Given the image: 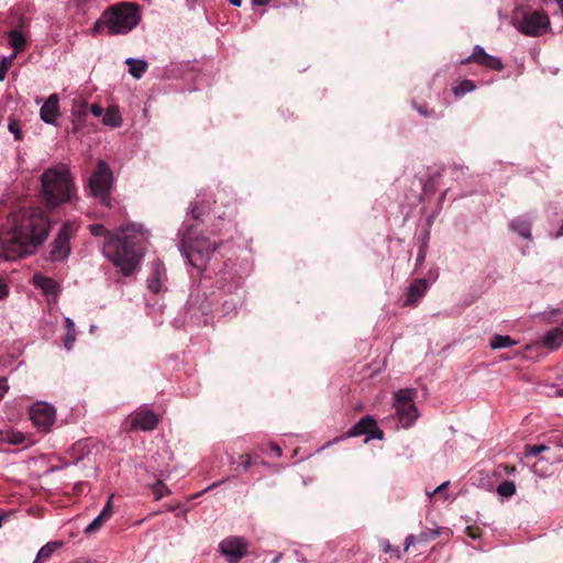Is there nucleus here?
Wrapping results in <instances>:
<instances>
[{
	"label": "nucleus",
	"mask_w": 563,
	"mask_h": 563,
	"mask_svg": "<svg viewBox=\"0 0 563 563\" xmlns=\"http://www.w3.org/2000/svg\"><path fill=\"white\" fill-rule=\"evenodd\" d=\"M505 470L508 474H512L516 472V467L515 466H511V467H508V466H505Z\"/></svg>",
	"instance_id": "09e8293b"
},
{
	"label": "nucleus",
	"mask_w": 563,
	"mask_h": 563,
	"mask_svg": "<svg viewBox=\"0 0 563 563\" xmlns=\"http://www.w3.org/2000/svg\"><path fill=\"white\" fill-rule=\"evenodd\" d=\"M418 542V536L409 534L405 539V551H408V549Z\"/></svg>",
	"instance_id": "4c0bfd02"
},
{
	"label": "nucleus",
	"mask_w": 563,
	"mask_h": 563,
	"mask_svg": "<svg viewBox=\"0 0 563 563\" xmlns=\"http://www.w3.org/2000/svg\"><path fill=\"white\" fill-rule=\"evenodd\" d=\"M3 519H4V517L0 516V528L2 527Z\"/></svg>",
	"instance_id": "6e6d98bb"
},
{
	"label": "nucleus",
	"mask_w": 563,
	"mask_h": 563,
	"mask_svg": "<svg viewBox=\"0 0 563 563\" xmlns=\"http://www.w3.org/2000/svg\"><path fill=\"white\" fill-rule=\"evenodd\" d=\"M151 275L147 278V287L152 292L157 294L163 287V279L166 275L165 267L161 261H154L151 265Z\"/></svg>",
	"instance_id": "a211bd4d"
},
{
	"label": "nucleus",
	"mask_w": 563,
	"mask_h": 563,
	"mask_svg": "<svg viewBox=\"0 0 563 563\" xmlns=\"http://www.w3.org/2000/svg\"><path fill=\"white\" fill-rule=\"evenodd\" d=\"M41 199L48 209L70 202L76 195L70 173L65 165L47 168L41 176Z\"/></svg>",
	"instance_id": "7ed1b4c3"
},
{
	"label": "nucleus",
	"mask_w": 563,
	"mask_h": 563,
	"mask_svg": "<svg viewBox=\"0 0 563 563\" xmlns=\"http://www.w3.org/2000/svg\"><path fill=\"white\" fill-rule=\"evenodd\" d=\"M8 41L13 48L12 54H15V56L25 49L26 37L20 30H11L8 34Z\"/></svg>",
	"instance_id": "412c9836"
},
{
	"label": "nucleus",
	"mask_w": 563,
	"mask_h": 563,
	"mask_svg": "<svg viewBox=\"0 0 563 563\" xmlns=\"http://www.w3.org/2000/svg\"><path fill=\"white\" fill-rule=\"evenodd\" d=\"M349 437H357L366 434L367 439H383V432L377 428L376 421L369 417H363L356 424H354L347 432Z\"/></svg>",
	"instance_id": "ddd939ff"
},
{
	"label": "nucleus",
	"mask_w": 563,
	"mask_h": 563,
	"mask_svg": "<svg viewBox=\"0 0 563 563\" xmlns=\"http://www.w3.org/2000/svg\"><path fill=\"white\" fill-rule=\"evenodd\" d=\"M100 515L106 520H108L112 516L111 500H108V503L104 505L103 509L101 510Z\"/></svg>",
	"instance_id": "72a5a7b5"
},
{
	"label": "nucleus",
	"mask_w": 563,
	"mask_h": 563,
	"mask_svg": "<svg viewBox=\"0 0 563 563\" xmlns=\"http://www.w3.org/2000/svg\"><path fill=\"white\" fill-rule=\"evenodd\" d=\"M418 111H419L421 114L427 115V111H426L424 109L420 108V109H418Z\"/></svg>",
	"instance_id": "5fc2aeb1"
},
{
	"label": "nucleus",
	"mask_w": 563,
	"mask_h": 563,
	"mask_svg": "<svg viewBox=\"0 0 563 563\" xmlns=\"http://www.w3.org/2000/svg\"><path fill=\"white\" fill-rule=\"evenodd\" d=\"M51 222L38 207L12 211L0 232V247L5 260L32 254L48 236Z\"/></svg>",
	"instance_id": "f257e3e1"
},
{
	"label": "nucleus",
	"mask_w": 563,
	"mask_h": 563,
	"mask_svg": "<svg viewBox=\"0 0 563 563\" xmlns=\"http://www.w3.org/2000/svg\"><path fill=\"white\" fill-rule=\"evenodd\" d=\"M274 452L277 453V455H280L282 454V450L278 448V446H275L274 448Z\"/></svg>",
	"instance_id": "864d4df0"
},
{
	"label": "nucleus",
	"mask_w": 563,
	"mask_h": 563,
	"mask_svg": "<svg viewBox=\"0 0 563 563\" xmlns=\"http://www.w3.org/2000/svg\"><path fill=\"white\" fill-rule=\"evenodd\" d=\"M543 344L551 349H558L563 344V321L561 324L543 335Z\"/></svg>",
	"instance_id": "6ab92c4d"
},
{
	"label": "nucleus",
	"mask_w": 563,
	"mask_h": 563,
	"mask_svg": "<svg viewBox=\"0 0 563 563\" xmlns=\"http://www.w3.org/2000/svg\"><path fill=\"white\" fill-rule=\"evenodd\" d=\"M510 229L519 234L521 238L530 240L531 239V224L530 222L522 219H514L510 222Z\"/></svg>",
	"instance_id": "5701e85b"
},
{
	"label": "nucleus",
	"mask_w": 563,
	"mask_h": 563,
	"mask_svg": "<svg viewBox=\"0 0 563 563\" xmlns=\"http://www.w3.org/2000/svg\"><path fill=\"white\" fill-rule=\"evenodd\" d=\"M475 88L476 86L472 80L464 79L453 88V92L456 97H462L465 93L473 91Z\"/></svg>",
	"instance_id": "a878e982"
},
{
	"label": "nucleus",
	"mask_w": 563,
	"mask_h": 563,
	"mask_svg": "<svg viewBox=\"0 0 563 563\" xmlns=\"http://www.w3.org/2000/svg\"><path fill=\"white\" fill-rule=\"evenodd\" d=\"M32 422L41 431L47 432L55 422V408L44 401L35 402L30 409Z\"/></svg>",
	"instance_id": "1a4fd4ad"
},
{
	"label": "nucleus",
	"mask_w": 563,
	"mask_h": 563,
	"mask_svg": "<svg viewBox=\"0 0 563 563\" xmlns=\"http://www.w3.org/2000/svg\"><path fill=\"white\" fill-rule=\"evenodd\" d=\"M60 547H63V542L60 541H52L46 543L40 549L36 559L34 560L33 563H43L47 561L53 555V553Z\"/></svg>",
	"instance_id": "4be33fe9"
},
{
	"label": "nucleus",
	"mask_w": 563,
	"mask_h": 563,
	"mask_svg": "<svg viewBox=\"0 0 563 563\" xmlns=\"http://www.w3.org/2000/svg\"><path fill=\"white\" fill-rule=\"evenodd\" d=\"M232 5L240 7L242 3V0H228Z\"/></svg>",
	"instance_id": "de8ad7c7"
},
{
	"label": "nucleus",
	"mask_w": 563,
	"mask_h": 563,
	"mask_svg": "<svg viewBox=\"0 0 563 563\" xmlns=\"http://www.w3.org/2000/svg\"><path fill=\"white\" fill-rule=\"evenodd\" d=\"M560 9L563 11V0H555Z\"/></svg>",
	"instance_id": "3c124183"
},
{
	"label": "nucleus",
	"mask_w": 563,
	"mask_h": 563,
	"mask_svg": "<svg viewBox=\"0 0 563 563\" xmlns=\"http://www.w3.org/2000/svg\"><path fill=\"white\" fill-rule=\"evenodd\" d=\"M295 556L300 562H305L306 561V559H305V556H303V554H302V552L300 550H296L295 551Z\"/></svg>",
	"instance_id": "c03bdc74"
},
{
	"label": "nucleus",
	"mask_w": 563,
	"mask_h": 563,
	"mask_svg": "<svg viewBox=\"0 0 563 563\" xmlns=\"http://www.w3.org/2000/svg\"><path fill=\"white\" fill-rule=\"evenodd\" d=\"M379 545L385 553H389L393 551V547L390 545L387 539L380 540Z\"/></svg>",
	"instance_id": "58836bf2"
},
{
	"label": "nucleus",
	"mask_w": 563,
	"mask_h": 563,
	"mask_svg": "<svg viewBox=\"0 0 563 563\" xmlns=\"http://www.w3.org/2000/svg\"><path fill=\"white\" fill-rule=\"evenodd\" d=\"M415 395V390L411 388L400 389L395 394L393 406L401 428L411 427L419 417V411L413 402Z\"/></svg>",
	"instance_id": "0eeeda50"
},
{
	"label": "nucleus",
	"mask_w": 563,
	"mask_h": 563,
	"mask_svg": "<svg viewBox=\"0 0 563 563\" xmlns=\"http://www.w3.org/2000/svg\"><path fill=\"white\" fill-rule=\"evenodd\" d=\"M282 558V554H278L276 558H274L273 563H278Z\"/></svg>",
	"instance_id": "603ef678"
},
{
	"label": "nucleus",
	"mask_w": 563,
	"mask_h": 563,
	"mask_svg": "<svg viewBox=\"0 0 563 563\" xmlns=\"http://www.w3.org/2000/svg\"><path fill=\"white\" fill-rule=\"evenodd\" d=\"M73 230L74 225L71 223L67 222L63 224L56 239L51 245L49 258L52 261H63L69 255V240Z\"/></svg>",
	"instance_id": "9d476101"
},
{
	"label": "nucleus",
	"mask_w": 563,
	"mask_h": 563,
	"mask_svg": "<svg viewBox=\"0 0 563 563\" xmlns=\"http://www.w3.org/2000/svg\"><path fill=\"white\" fill-rule=\"evenodd\" d=\"M140 22L139 7L132 2H122L107 9L96 22L93 31L106 27L111 34H125Z\"/></svg>",
	"instance_id": "20e7f679"
},
{
	"label": "nucleus",
	"mask_w": 563,
	"mask_h": 563,
	"mask_svg": "<svg viewBox=\"0 0 563 563\" xmlns=\"http://www.w3.org/2000/svg\"><path fill=\"white\" fill-rule=\"evenodd\" d=\"M516 485L514 482L505 481L501 482L497 487V494L501 497L509 498L516 494Z\"/></svg>",
	"instance_id": "bb28decb"
},
{
	"label": "nucleus",
	"mask_w": 563,
	"mask_h": 563,
	"mask_svg": "<svg viewBox=\"0 0 563 563\" xmlns=\"http://www.w3.org/2000/svg\"><path fill=\"white\" fill-rule=\"evenodd\" d=\"M65 327L67 332H76L75 323L69 317H65Z\"/></svg>",
	"instance_id": "a19ab883"
},
{
	"label": "nucleus",
	"mask_w": 563,
	"mask_h": 563,
	"mask_svg": "<svg viewBox=\"0 0 563 563\" xmlns=\"http://www.w3.org/2000/svg\"><path fill=\"white\" fill-rule=\"evenodd\" d=\"M560 236H563V224L561 225V228L559 229L558 233L555 234V238H560Z\"/></svg>",
	"instance_id": "8fccbe9b"
},
{
	"label": "nucleus",
	"mask_w": 563,
	"mask_h": 563,
	"mask_svg": "<svg viewBox=\"0 0 563 563\" xmlns=\"http://www.w3.org/2000/svg\"><path fill=\"white\" fill-rule=\"evenodd\" d=\"M511 21L519 32L528 36H539L545 33L550 25L549 16L539 11L525 12L517 10Z\"/></svg>",
	"instance_id": "39448f33"
},
{
	"label": "nucleus",
	"mask_w": 563,
	"mask_h": 563,
	"mask_svg": "<svg viewBox=\"0 0 563 563\" xmlns=\"http://www.w3.org/2000/svg\"><path fill=\"white\" fill-rule=\"evenodd\" d=\"M76 341V332H67L64 338V346L66 350L70 351Z\"/></svg>",
	"instance_id": "473e14b6"
},
{
	"label": "nucleus",
	"mask_w": 563,
	"mask_h": 563,
	"mask_svg": "<svg viewBox=\"0 0 563 563\" xmlns=\"http://www.w3.org/2000/svg\"><path fill=\"white\" fill-rule=\"evenodd\" d=\"M449 482H443L441 485H439L437 488H434L432 492H429L427 490L426 494L429 496V497H432L434 496L435 494H440L442 493L448 486H449Z\"/></svg>",
	"instance_id": "e433bc0d"
},
{
	"label": "nucleus",
	"mask_w": 563,
	"mask_h": 563,
	"mask_svg": "<svg viewBox=\"0 0 563 563\" xmlns=\"http://www.w3.org/2000/svg\"><path fill=\"white\" fill-rule=\"evenodd\" d=\"M59 115V98L56 93L51 95L40 110L41 120L47 124H55Z\"/></svg>",
	"instance_id": "f3484780"
},
{
	"label": "nucleus",
	"mask_w": 563,
	"mask_h": 563,
	"mask_svg": "<svg viewBox=\"0 0 563 563\" xmlns=\"http://www.w3.org/2000/svg\"><path fill=\"white\" fill-rule=\"evenodd\" d=\"M468 63H476L493 70H501L504 68V64L499 57L486 53L479 45H475L473 53L462 60V64Z\"/></svg>",
	"instance_id": "f8f14e48"
},
{
	"label": "nucleus",
	"mask_w": 563,
	"mask_h": 563,
	"mask_svg": "<svg viewBox=\"0 0 563 563\" xmlns=\"http://www.w3.org/2000/svg\"><path fill=\"white\" fill-rule=\"evenodd\" d=\"M125 64L129 66L130 75L135 79H141L148 68L146 60L133 57L126 58Z\"/></svg>",
	"instance_id": "aec40b11"
},
{
	"label": "nucleus",
	"mask_w": 563,
	"mask_h": 563,
	"mask_svg": "<svg viewBox=\"0 0 563 563\" xmlns=\"http://www.w3.org/2000/svg\"><path fill=\"white\" fill-rule=\"evenodd\" d=\"M216 250L217 244L210 242L203 236L189 241L184 239V244L181 246V252L188 258L190 265L199 271H203L206 268L207 262Z\"/></svg>",
	"instance_id": "423d86ee"
},
{
	"label": "nucleus",
	"mask_w": 563,
	"mask_h": 563,
	"mask_svg": "<svg viewBox=\"0 0 563 563\" xmlns=\"http://www.w3.org/2000/svg\"><path fill=\"white\" fill-rule=\"evenodd\" d=\"M24 441V435L21 432H13L9 438V442L13 444H21Z\"/></svg>",
	"instance_id": "f704fd0d"
},
{
	"label": "nucleus",
	"mask_w": 563,
	"mask_h": 563,
	"mask_svg": "<svg viewBox=\"0 0 563 563\" xmlns=\"http://www.w3.org/2000/svg\"><path fill=\"white\" fill-rule=\"evenodd\" d=\"M113 184V176L109 165L99 161L96 170L89 179V189L96 198L106 206H110V190Z\"/></svg>",
	"instance_id": "6e6552de"
},
{
	"label": "nucleus",
	"mask_w": 563,
	"mask_h": 563,
	"mask_svg": "<svg viewBox=\"0 0 563 563\" xmlns=\"http://www.w3.org/2000/svg\"><path fill=\"white\" fill-rule=\"evenodd\" d=\"M547 450H548V446L544 445V444L526 445L525 454H526V456H537V455H539L540 453H542V452H544Z\"/></svg>",
	"instance_id": "2f4dec72"
},
{
	"label": "nucleus",
	"mask_w": 563,
	"mask_h": 563,
	"mask_svg": "<svg viewBox=\"0 0 563 563\" xmlns=\"http://www.w3.org/2000/svg\"><path fill=\"white\" fill-rule=\"evenodd\" d=\"M515 344H516V341H514L509 335H500V334H495L489 342V346L493 350L509 347Z\"/></svg>",
	"instance_id": "393cba45"
},
{
	"label": "nucleus",
	"mask_w": 563,
	"mask_h": 563,
	"mask_svg": "<svg viewBox=\"0 0 563 563\" xmlns=\"http://www.w3.org/2000/svg\"><path fill=\"white\" fill-rule=\"evenodd\" d=\"M9 386L5 378H0V399L3 397Z\"/></svg>",
	"instance_id": "79ce46f5"
},
{
	"label": "nucleus",
	"mask_w": 563,
	"mask_h": 563,
	"mask_svg": "<svg viewBox=\"0 0 563 563\" xmlns=\"http://www.w3.org/2000/svg\"><path fill=\"white\" fill-rule=\"evenodd\" d=\"M429 288V282L426 278L415 279L408 287L407 297L402 303L404 307L417 305L426 295Z\"/></svg>",
	"instance_id": "2eb2a0df"
},
{
	"label": "nucleus",
	"mask_w": 563,
	"mask_h": 563,
	"mask_svg": "<svg viewBox=\"0 0 563 563\" xmlns=\"http://www.w3.org/2000/svg\"><path fill=\"white\" fill-rule=\"evenodd\" d=\"M157 422V416L151 410H140L131 418L132 428L141 431L153 430Z\"/></svg>",
	"instance_id": "dca6fc26"
},
{
	"label": "nucleus",
	"mask_w": 563,
	"mask_h": 563,
	"mask_svg": "<svg viewBox=\"0 0 563 563\" xmlns=\"http://www.w3.org/2000/svg\"><path fill=\"white\" fill-rule=\"evenodd\" d=\"M102 122L104 125L118 128L122 123L121 114L117 107H109L103 114Z\"/></svg>",
	"instance_id": "b1692460"
},
{
	"label": "nucleus",
	"mask_w": 563,
	"mask_h": 563,
	"mask_svg": "<svg viewBox=\"0 0 563 563\" xmlns=\"http://www.w3.org/2000/svg\"><path fill=\"white\" fill-rule=\"evenodd\" d=\"M439 536H440V528H434V529L427 528V529H423L418 534V542H420V543L428 542V541L437 539Z\"/></svg>",
	"instance_id": "cd10ccee"
},
{
	"label": "nucleus",
	"mask_w": 563,
	"mask_h": 563,
	"mask_svg": "<svg viewBox=\"0 0 563 563\" xmlns=\"http://www.w3.org/2000/svg\"><path fill=\"white\" fill-rule=\"evenodd\" d=\"M90 112L95 115V117H100L103 112V109L102 107H100L99 104H91L90 107Z\"/></svg>",
	"instance_id": "ea45409f"
},
{
	"label": "nucleus",
	"mask_w": 563,
	"mask_h": 563,
	"mask_svg": "<svg viewBox=\"0 0 563 563\" xmlns=\"http://www.w3.org/2000/svg\"><path fill=\"white\" fill-rule=\"evenodd\" d=\"M107 520L99 514L86 528L85 533L90 534L98 531Z\"/></svg>",
	"instance_id": "7c9ffc66"
},
{
	"label": "nucleus",
	"mask_w": 563,
	"mask_h": 563,
	"mask_svg": "<svg viewBox=\"0 0 563 563\" xmlns=\"http://www.w3.org/2000/svg\"><path fill=\"white\" fill-rule=\"evenodd\" d=\"M152 493L155 497L156 500H159L162 499L163 497L167 496L170 494V490L169 488L162 482V481H157L153 486H152Z\"/></svg>",
	"instance_id": "c85d7f7f"
},
{
	"label": "nucleus",
	"mask_w": 563,
	"mask_h": 563,
	"mask_svg": "<svg viewBox=\"0 0 563 563\" xmlns=\"http://www.w3.org/2000/svg\"><path fill=\"white\" fill-rule=\"evenodd\" d=\"M15 58V54H11L9 56H4L0 63V81H3L7 75L8 69L12 66L13 60Z\"/></svg>",
	"instance_id": "c756f323"
},
{
	"label": "nucleus",
	"mask_w": 563,
	"mask_h": 563,
	"mask_svg": "<svg viewBox=\"0 0 563 563\" xmlns=\"http://www.w3.org/2000/svg\"><path fill=\"white\" fill-rule=\"evenodd\" d=\"M9 131L14 134L15 140L22 139L21 131L16 122H12L9 124Z\"/></svg>",
	"instance_id": "c9c22d12"
},
{
	"label": "nucleus",
	"mask_w": 563,
	"mask_h": 563,
	"mask_svg": "<svg viewBox=\"0 0 563 563\" xmlns=\"http://www.w3.org/2000/svg\"><path fill=\"white\" fill-rule=\"evenodd\" d=\"M221 554L229 563H238L247 552V543L239 537H230L220 542Z\"/></svg>",
	"instance_id": "9b49d317"
},
{
	"label": "nucleus",
	"mask_w": 563,
	"mask_h": 563,
	"mask_svg": "<svg viewBox=\"0 0 563 563\" xmlns=\"http://www.w3.org/2000/svg\"><path fill=\"white\" fill-rule=\"evenodd\" d=\"M252 2L256 5H265L269 2V0H252Z\"/></svg>",
	"instance_id": "49530a36"
},
{
	"label": "nucleus",
	"mask_w": 563,
	"mask_h": 563,
	"mask_svg": "<svg viewBox=\"0 0 563 563\" xmlns=\"http://www.w3.org/2000/svg\"><path fill=\"white\" fill-rule=\"evenodd\" d=\"M191 214L195 219H198L200 217V212L197 207L191 208Z\"/></svg>",
	"instance_id": "a18cd8bd"
},
{
	"label": "nucleus",
	"mask_w": 563,
	"mask_h": 563,
	"mask_svg": "<svg viewBox=\"0 0 563 563\" xmlns=\"http://www.w3.org/2000/svg\"><path fill=\"white\" fill-rule=\"evenodd\" d=\"M90 233L95 236H103V255L118 267L125 276L132 275L142 255L134 250L141 240L148 238V232L141 224H129L122 227L115 234L110 233L102 224L89 227Z\"/></svg>",
	"instance_id": "f03ea898"
},
{
	"label": "nucleus",
	"mask_w": 563,
	"mask_h": 563,
	"mask_svg": "<svg viewBox=\"0 0 563 563\" xmlns=\"http://www.w3.org/2000/svg\"><path fill=\"white\" fill-rule=\"evenodd\" d=\"M32 282L33 285L43 292L48 302L56 301L60 291L59 285L56 280L42 274H34Z\"/></svg>",
	"instance_id": "4468645a"
},
{
	"label": "nucleus",
	"mask_w": 563,
	"mask_h": 563,
	"mask_svg": "<svg viewBox=\"0 0 563 563\" xmlns=\"http://www.w3.org/2000/svg\"><path fill=\"white\" fill-rule=\"evenodd\" d=\"M242 466L244 470H249L252 465L251 457L249 455H241Z\"/></svg>",
	"instance_id": "37998d69"
}]
</instances>
